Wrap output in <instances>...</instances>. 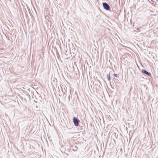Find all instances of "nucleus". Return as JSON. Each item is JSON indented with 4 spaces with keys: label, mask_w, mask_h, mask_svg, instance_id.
<instances>
[{
    "label": "nucleus",
    "mask_w": 158,
    "mask_h": 158,
    "mask_svg": "<svg viewBox=\"0 0 158 158\" xmlns=\"http://www.w3.org/2000/svg\"><path fill=\"white\" fill-rule=\"evenodd\" d=\"M69 97H70V96L69 95V100H70Z\"/></svg>",
    "instance_id": "nucleus-11"
},
{
    "label": "nucleus",
    "mask_w": 158,
    "mask_h": 158,
    "mask_svg": "<svg viewBox=\"0 0 158 158\" xmlns=\"http://www.w3.org/2000/svg\"><path fill=\"white\" fill-rule=\"evenodd\" d=\"M129 69H132V68H129Z\"/></svg>",
    "instance_id": "nucleus-10"
},
{
    "label": "nucleus",
    "mask_w": 158,
    "mask_h": 158,
    "mask_svg": "<svg viewBox=\"0 0 158 158\" xmlns=\"http://www.w3.org/2000/svg\"><path fill=\"white\" fill-rule=\"evenodd\" d=\"M106 78L108 79V81H110L111 80V77L110 75V73L107 74L106 75Z\"/></svg>",
    "instance_id": "nucleus-6"
},
{
    "label": "nucleus",
    "mask_w": 158,
    "mask_h": 158,
    "mask_svg": "<svg viewBox=\"0 0 158 158\" xmlns=\"http://www.w3.org/2000/svg\"><path fill=\"white\" fill-rule=\"evenodd\" d=\"M79 126V127H80L81 128V130H82V126Z\"/></svg>",
    "instance_id": "nucleus-8"
},
{
    "label": "nucleus",
    "mask_w": 158,
    "mask_h": 158,
    "mask_svg": "<svg viewBox=\"0 0 158 158\" xmlns=\"http://www.w3.org/2000/svg\"><path fill=\"white\" fill-rule=\"evenodd\" d=\"M142 73L146 74L148 76H150L151 75V73H150L148 72L145 69H143L142 70Z\"/></svg>",
    "instance_id": "nucleus-3"
},
{
    "label": "nucleus",
    "mask_w": 158,
    "mask_h": 158,
    "mask_svg": "<svg viewBox=\"0 0 158 158\" xmlns=\"http://www.w3.org/2000/svg\"><path fill=\"white\" fill-rule=\"evenodd\" d=\"M140 28H139L137 29V30H138L139 31V30Z\"/></svg>",
    "instance_id": "nucleus-9"
},
{
    "label": "nucleus",
    "mask_w": 158,
    "mask_h": 158,
    "mask_svg": "<svg viewBox=\"0 0 158 158\" xmlns=\"http://www.w3.org/2000/svg\"><path fill=\"white\" fill-rule=\"evenodd\" d=\"M70 148L71 149L73 150L74 151H77L78 149L77 147L75 145H71L70 147Z\"/></svg>",
    "instance_id": "nucleus-4"
},
{
    "label": "nucleus",
    "mask_w": 158,
    "mask_h": 158,
    "mask_svg": "<svg viewBox=\"0 0 158 158\" xmlns=\"http://www.w3.org/2000/svg\"><path fill=\"white\" fill-rule=\"evenodd\" d=\"M114 76H115V77H118V75L116 74H115V73H114V74H113Z\"/></svg>",
    "instance_id": "nucleus-7"
},
{
    "label": "nucleus",
    "mask_w": 158,
    "mask_h": 158,
    "mask_svg": "<svg viewBox=\"0 0 158 158\" xmlns=\"http://www.w3.org/2000/svg\"><path fill=\"white\" fill-rule=\"evenodd\" d=\"M155 23H156L155 22V21H152L149 23V26L151 27H152L154 25H155Z\"/></svg>",
    "instance_id": "nucleus-5"
},
{
    "label": "nucleus",
    "mask_w": 158,
    "mask_h": 158,
    "mask_svg": "<svg viewBox=\"0 0 158 158\" xmlns=\"http://www.w3.org/2000/svg\"><path fill=\"white\" fill-rule=\"evenodd\" d=\"M73 121L75 126L76 127L80 126L79 123H80V121L77 118L74 117L73 118Z\"/></svg>",
    "instance_id": "nucleus-1"
},
{
    "label": "nucleus",
    "mask_w": 158,
    "mask_h": 158,
    "mask_svg": "<svg viewBox=\"0 0 158 158\" xmlns=\"http://www.w3.org/2000/svg\"><path fill=\"white\" fill-rule=\"evenodd\" d=\"M102 5L103 8L106 10L111 12L110 6L107 3L103 2L102 3Z\"/></svg>",
    "instance_id": "nucleus-2"
}]
</instances>
